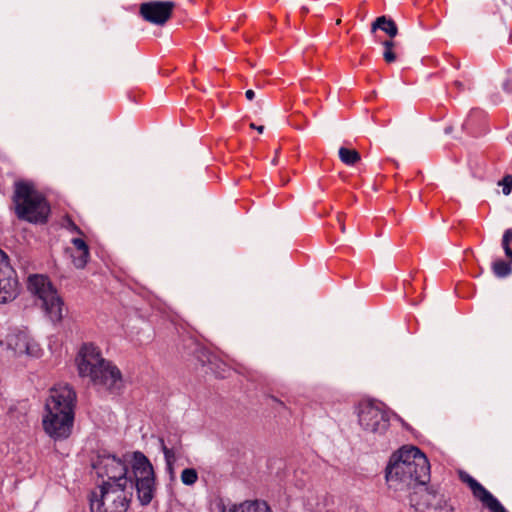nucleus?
Segmentation results:
<instances>
[{
  "label": "nucleus",
  "instance_id": "nucleus-22",
  "mask_svg": "<svg viewBox=\"0 0 512 512\" xmlns=\"http://www.w3.org/2000/svg\"><path fill=\"white\" fill-rule=\"evenodd\" d=\"M502 185H503V193L505 195H508L509 193H511L512 192V176L511 175L505 176L503 178Z\"/></svg>",
  "mask_w": 512,
  "mask_h": 512
},
{
  "label": "nucleus",
  "instance_id": "nucleus-14",
  "mask_svg": "<svg viewBox=\"0 0 512 512\" xmlns=\"http://www.w3.org/2000/svg\"><path fill=\"white\" fill-rule=\"evenodd\" d=\"M71 243L74 247L73 251L81 252V255L71 254L72 262L76 268L82 269L86 266L90 258L89 247L82 238H73Z\"/></svg>",
  "mask_w": 512,
  "mask_h": 512
},
{
  "label": "nucleus",
  "instance_id": "nucleus-25",
  "mask_svg": "<svg viewBox=\"0 0 512 512\" xmlns=\"http://www.w3.org/2000/svg\"><path fill=\"white\" fill-rule=\"evenodd\" d=\"M245 96H246V98H247L249 101H251V100H253V99H254V97H255V92H254L253 90L249 89V90H247V91H246Z\"/></svg>",
  "mask_w": 512,
  "mask_h": 512
},
{
  "label": "nucleus",
  "instance_id": "nucleus-15",
  "mask_svg": "<svg viewBox=\"0 0 512 512\" xmlns=\"http://www.w3.org/2000/svg\"><path fill=\"white\" fill-rule=\"evenodd\" d=\"M159 442H160L161 450L164 453L167 470L170 473H173L174 463L176 462V459H177L178 455L180 454V450H181L180 444L178 441H176L173 444L170 441H168L171 444V446L169 447L163 438H160Z\"/></svg>",
  "mask_w": 512,
  "mask_h": 512
},
{
  "label": "nucleus",
  "instance_id": "nucleus-6",
  "mask_svg": "<svg viewBox=\"0 0 512 512\" xmlns=\"http://www.w3.org/2000/svg\"><path fill=\"white\" fill-rule=\"evenodd\" d=\"M133 487V485L102 482L90 494L91 512H126Z\"/></svg>",
  "mask_w": 512,
  "mask_h": 512
},
{
  "label": "nucleus",
  "instance_id": "nucleus-27",
  "mask_svg": "<svg viewBox=\"0 0 512 512\" xmlns=\"http://www.w3.org/2000/svg\"><path fill=\"white\" fill-rule=\"evenodd\" d=\"M338 222H339V225H340L341 231H342V232H345V226H344L343 219H342V216H341V215H338Z\"/></svg>",
  "mask_w": 512,
  "mask_h": 512
},
{
  "label": "nucleus",
  "instance_id": "nucleus-1",
  "mask_svg": "<svg viewBox=\"0 0 512 512\" xmlns=\"http://www.w3.org/2000/svg\"><path fill=\"white\" fill-rule=\"evenodd\" d=\"M430 479V464L424 453L415 446H404L394 453L386 468V481L395 491L412 489L409 504L425 512L441 507L442 496L425 485Z\"/></svg>",
  "mask_w": 512,
  "mask_h": 512
},
{
  "label": "nucleus",
  "instance_id": "nucleus-24",
  "mask_svg": "<svg viewBox=\"0 0 512 512\" xmlns=\"http://www.w3.org/2000/svg\"><path fill=\"white\" fill-rule=\"evenodd\" d=\"M503 242L510 243L512 241V229H507L503 235Z\"/></svg>",
  "mask_w": 512,
  "mask_h": 512
},
{
  "label": "nucleus",
  "instance_id": "nucleus-5",
  "mask_svg": "<svg viewBox=\"0 0 512 512\" xmlns=\"http://www.w3.org/2000/svg\"><path fill=\"white\" fill-rule=\"evenodd\" d=\"M13 202L19 219L31 223L47 221L50 207L44 196L35 189L31 182L18 181L15 183Z\"/></svg>",
  "mask_w": 512,
  "mask_h": 512
},
{
  "label": "nucleus",
  "instance_id": "nucleus-7",
  "mask_svg": "<svg viewBox=\"0 0 512 512\" xmlns=\"http://www.w3.org/2000/svg\"><path fill=\"white\" fill-rule=\"evenodd\" d=\"M27 288L31 294L37 297L40 306L51 321L60 322L62 320L64 303L48 277L41 274L30 275L27 280Z\"/></svg>",
  "mask_w": 512,
  "mask_h": 512
},
{
  "label": "nucleus",
  "instance_id": "nucleus-13",
  "mask_svg": "<svg viewBox=\"0 0 512 512\" xmlns=\"http://www.w3.org/2000/svg\"><path fill=\"white\" fill-rule=\"evenodd\" d=\"M222 512H272L265 501L254 500L244 501L238 505L234 504L224 507Z\"/></svg>",
  "mask_w": 512,
  "mask_h": 512
},
{
  "label": "nucleus",
  "instance_id": "nucleus-26",
  "mask_svg": "<svg viewBox=\"0 0 512 512\" xmlns=\"http://www.w3.org/2000/svg\"><path fill=\"white\" fill-rule=\"evenodd\" d=\"M250 127L257 130L259 133H262L264 130V126H256L254 123H251Z\"/></svg>",
  "mask_w": 512,
  "mask_h": 512
},
{
  "label": "nucleus",
  "instance_id": "nucleus-12",
  "mask_svg": "<svg viewBox=\"0 0 512 512\" xmlns=\"http://www.w3.org/2000/svg\"><path fill=\"white\" fill-rule=\"evenodd\" d=\"M173 7L170 1H149L140 5L139 13L147 22L163 25L171 17Z\"/></svg>",
  "mask_w": 512,
  "mask_h": 512
},
{
  "label": "nucleus",
  "instance_id": "nucleus-20",
  "mask_svg": "<svg viewBox=\"0 0 512 512\" xmlns=\"http://www.w3.org/2000/svg\"><path fill=\"white\" fill-rule=\"evenodd\" d=\"M181 481L183 484L191 486L198 480V473L194 468H186L181 473Z\"/></svg>",
  "mask_w": 512,
  "mask_h": 512
},
{
  "label": "nucleus",
  "instance_id": "nucleus-3",
  "mask_svg": "<svg viewBox=\"0 0 512 512\" xmlns=\"http://www.w3.org/2000/svg\"><path fill=\"white\" fill-rule=\"evenodd\" d=\"M76 393L68 384H58L50 390L45 403L42 424L44 431L54 440L70 436L74 424Z\"/></svg>",
  "mask_w": 512,
  "mask_h": 512
},
{
  "label": "nucleus",
  "instance_id": "nucleus-4",
  "mask_svg": "<svg viewBox=\"0 0 512 512\" xmlns=\"http://www.w3.org/2000/svg\"><path fill=\"white\" fill-rule=\"evenodd\" d=\"M79 376L88 378L94 385L111 392L123 387L122 373L109 360L103 358L99 347L93 343H85L79 349L76 357Z\"/></svg>",
  "mask_w": 512,
  "mask_h": 512
},
{
  "label": "nucleus",
  "instance_id": "nucleus-9",
  "mask_svg": "<svg viewBox=\"0 0 512 512\" xmlns=\"http://www.w3.org/2000/svg\"><path fill=\"white\" fill-rule=\"evenodd\" d=\"M0 347L16 356L28 355L39 357L41 354L38 343L26 331L22 330H13L4 339H0Z\"/></svg>",
  "mask_w": 512,
  "mask_h": 512
},
{
  "label": "nucleus",
  "instance_id": "nucleus-16",
  "mask_svg": "<svg viewBox=\"0 0 512 512\" xmlns=\"http://www.w3.org/2000/svg\"><path fill=\"white\" fill-rule=\"evenodd\" d=\"M377 29L385 32L390 39H393L398 34V28L396 23L386 16H380L371 25V31L375 32Z\"/></svg>",
  "mask_w": 512,
  "mask_h": 512
},
{
  "label": "nucleus",
  "instance_id": "nucleus-8",
  "mask_svg": "<svg viewBox=\"0 0 512 512\" xmlns=\"http://www.w3.org/2000/svg\"><path fill=\"white\" fill-rule=\"evenodd\" d=\"M361 428L375 435H383L390 426V418L384 405L373 400H363L357 407Z\"/></svg>",
  "mask_w": 512,
  "mask_h": 512
},
{
  "label": "nucleus",
  "instance_id": "nucleus-21",
  "mask_svg": "<svg viewBox=\"0 0 512 512\" xmlns=\"http://www.w3.org/2000/svg\"><path fill=\"white\" fill-rule=\"evenodd\" d=\"M63 226L68 229L70 232H73V233H77V234H82V231L80 230V228L70 219V218H66L63 222Z\"/></svg>",
  "mask_w": 512,
  "mask_h": 512
},
{
  "label": "nucleus",
  "instance_id": "nucleus-10",
  "mask_svg": "<svg viewBox=\"0 0 512 512\" xmlns=\"http://www.w3.org/2000/svg\"><path fill=\"white\" fill-rule=\"evenodd\" d=\"M19 290L16 271L11 266L7 254L0 249V303L14 300Z\"/></svg>",
  "mask_w": 512,
  "mask_h": 512
},
{
  "label": "nucleus",
  "instance_id": "nucleus-2",
  "mask_svg": "<svg viewBox=\"0 0 512 512\" xmlns=\"http://www.w3.org/2000/svg\"><path fill=\"white\" fill-rule=\"evenodd\" d=\"M93 468L102 482L135 486L142 505L152 501L155 491L154 470L143 453L134 452L132 456L122 457L102 454L98 456Z\"/></svg>",
  "mask_w": 512,
  "mask_h": 512
},
{
  "label": "nucleus",
  "instance_id": "nucleus-19",
  "mask_svg": "<svg viewBox=\"0 0 512 512\" xmlns=\"http://www.w3.org/2000/svg\"><path fill=\"white\" fill-rule=\"evenodd\" d=\"M382 45L384 47L383 52V58L387 63L395 62L397 59V56L394 52V48L396 47V43L392 40H385L382 42Z\"/></svg>",
  "mask_w": 512,
  "mask_h": 512
},
{
  "label": "nucleus",
  "instance_id": "nucleus-28",
  "mask_svg": "<svg viewBox=\"0 0 512 512\" xmlns=\"http://www.w3.org/2000/svg\"><path fill=\"white\" fill-rule=\"evenodd\" d=\"M72 254L81 255V252L73 251Z\"/></svg>",
  "mask_w": 512,
  "mask_h": 512
},
{
  "label": "nucleus",
  "instance_id": "nucleus-18",
  "mask_svg": "<svg viewBox=\"0 0 512 512\" xmlns=\"http://www.w3.org/2000/svg\"><path fill=\"white\" fill-rule=\"evenodd\" d=\"M492 270H493V273L495 274V276H497L499 278L507 277L512 272V268H511L510 264L503 260L495 261L492 264Z\"/></svg>",
  "mask_w": 512,
  "mask_h": 512
},
{
  "label": "nucleus",
  "instance_id": "nucleus-11",
  "mask_svg": "<svg viewBox=\"0 0 512 512\" xmlns=\"http://www.w3.org/2000/svg\"><path fill=\"white\" fill-rule=\"evenodd\" d=\"M460 478L469 486L474 498L489 512H508L501 502L471 475L462 472Z\"/></svg>",
  "mask_w": 512,
  "mask_h": 512
},
{
  "label": "nucleus",
  "instance_id": "nucleus-23",
  "mask_svg": "<svg viewBox=\"0 0 512 512\" xmlns=\"http://www.w3.org/2000/svg\"><path fill=\"white\" fill-rule=\"evenodd\" d=\"M509 245L510 243L502 241V247L505 251L506 256L512 259V249L510 248Z\"/></svg>",
  "mask_w": 512,
  "mask_h": 512
},
{
  "label": "nucleus",
  "instance_id": "nucleus-17",
  "mask_svg": "<svg viewBox=\"0 0 512 512\" xmlns=\"http://www.w3.org/2000/svg\"><path fill=\"white\" fill-rule=\"evenodd\" d=\"M338 154L340 160L348 166L356 164L361 159L360 154L356 150L346 147H340Z\"/></svg>",
  "mask_w": 512,
  "mask_h": 512
},
{
  "label": "nucleus",
  "instance_id": "nucleus-29",
  "mask_svg": "<svg viewBox=\"0 0 512 512\" xmlns=\"http://www.w3.org/2000/svg\"><path fill=\"white\" fill-rule=\"evenodd\" d=\"M445 132H446V133H450V128H446V129H445Z\"/></svg>",
  "mask_w": 512,
  "mask_h": 512
}]
</instances>
